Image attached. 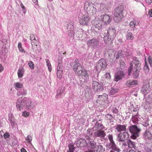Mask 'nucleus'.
<instances>
[{"label": "nucleus", "mask_w": 152, "mask_h": 152, "mask_svg": "<svg viewBox=\"0 0 152 152\" xmlns=\"http://www.w3.org/2000/svg\"><path fill=\"white\" fill-rule=\"evenodd\" d=\"M62 94V92L61 90H58L57 91L56 96H59Z\"/></svg>", "instance_id": "61"}, {"label": "nucleus", "mask_w": 152, "mask_h": 152, "mask_svg": "<svg viewBox=\"0 0 152 152\" xmlns=\"http://www.w3.org/2000/svg\"><path fill=\"white\" fill-rule=\"evenodd\" d=\"M144 70L145 72H148L149 70L148 66L146 62H145V64L144 66Z\"/></svg>", "instance_id": "46"}, {"label": "nucleus", "mask_w": 152, "mask_h": 152, "mask_svg": "<svg viewBox=\"0 0 152 152\" xmlns=\"http://www.w3.org/2000/svg\"><path fill=\"white\" fill-rule=\"evenodd\" d=\"M141 69V64L140 61L136 58H134L130 62V66L128 71V75H130L132 74V70H140Z\"/></svg>", "instance_id": "3"}, {"label": "nucleus", "mask_w": 152, "mask_h": 152, "mask_svg": "<svg viewBox=\"0 0 152 152\" xmlns=\"http://www.w3.org/2000/svg\"><path fill=\"white\" fill-rule=\"evenodd\" d=\"M28 65L31 69H33L34 68V65L32 61H31L29 62Z\"/></svg>", "instance_id": "48"}, {"label": "nucleus", "mask_w": 152, "mask_h": 152, "mask_svg": "<svg viewBox=\"0 0 152 152\" xmlns=\"http://www.w3.org/2000/svg\"><path fill=\"white\" fill-rule=\"evenodd\" d=\"M93 128L96 130H102L104 128V127L102 123L97 121L94 124Z\"/></svg>", "instance_id": "25"}, {"label": "nucleus", "mask_w": 152, "mask_h": 152, "mask_svg": "<svg viewBox=\"0 0 152 152\" xmlns=\"http://www.w3.org/2000/svg\"><path fill=\"white\" fill-rule=\"evenodd\" d=\"M90 145L89 147L91 149L88 150V151H86L84 152H95V150H94L96 148L97 145L96 144V142L93 141H91V142L88 143Z\"/></svg>", "instance_id": "21"}, {"label": "nucleus", "mask_w": 152, "mask_h": 152, "mask_svg": "<svg viewBox=\"0 0 152 152\" xmlns=\"http://www.w3.org/2000/svg\"><path fill=\"white\" fill-rule=\"evenodd\" d=\"M46 62L47 65L48 66L49 71L51 72L52 70V67L48 59H46Z\"/></svg>", "instance_id": "40"}, {"label": "nucleus", "mask_w": 152, "mask_h": 152, "mask_svg": "<svg viewBox=\"0 0 152 152\" xmlns=\"http://www.w3.org/2000/svg\"><path fill=\"white\" fill-rule=\"evenodd\" d=\"M62 70H57V74L58 77L60 79L62 77Z\"/></svg>", "instance_id": "47"}, {"label": "nucleus", "mask_w": 152, "mask_h": 152, "mask_svg": "<svg viewBox=\"0 0 152 152\" xmlns=\"http://www.w3.org/2000/svg\"><path fill=\"white\" fill-rule=\"evenodd\" d=\"M124 152H128L126 151H125V150H124ZM129 152H141L137 151L134 150L132 149L131 150H130L129 151Z\"/></svg>", "instance_id": "58"}, {"label": "nucleus", "mask_w": 152, "mask_h": 152, "mask_svg": "<svg viewBox=\"0 0 152 152\" xmlns=\"http://www.w3.org/2000/svg\"><path fill=\"white\" fill-rule=\"evenodd\" d=\"M10 135L9 133L5 132L4 134V137L5 139H7L10 137Z\"/></svg>", "instance_id": "54"}, {"label": "nucleus", "mask_w": 152, "mask_h": 152, "mask_svg": "<svg viewBox=\"0 0 152 152\" xmlns=\"http://www.w3.org/2000/svg\"><path fill=\"white\" fill-rule=\"evenodd\" d=\"M137 84V80H127L126 83V85L129 87H132Z\"/></svg>", "instance_id": "24"}, {"label": "nucleus", "mask_w": 152, "mask_h": 152, "mask_svg": "<svg viewBox=\"0 0 152 152\" xmlns=\"http://www.w3.org/2000/svg\"><path fill=\"white\" fill-rule=\"evenodd\" d=\"M84 8L88 12L91 13L92 14H95L96 12V9L92 6L90 5L88 2L85 4Z\"/></svg>", "instance_id": "16"}, {"label": "nucleus", "mask_w": 152, "mask_h": 152, "mask_svg": "<svg viewBox=\"0 0 152 152\" xmlns=\"http://www.w3.org/2000/svg\"><path fill=\"white\" fill-rule=\"evenodd\" d=\"M18 49L21 52L25 53L26 51L22 48V44L21 42H19L18 43Z\"/></svg>", "instance_id": "42"}, {"label": "nucleus", "mask_w": 152, "mask_h": 152, "mask_svg": "<svg viewBox=\"0 0 152 152\" xmlns=\"http://www.w3.org/2000/svg\"><path fill=\"white\" fill-rule=\"evenodd\" d=\"M118 91V90L116 89H113L111 90L110 91L109 93V95H114Z\"/></svg>", "instance_id": "45"}, {"label": "nucleus", "mask_w": 152, "mask_h": 152, "mask_svg": "<svg viewBox=\"0 0 152 152\" xmlns=\"http://www.w3.org/2000/svg\"><path fill=\"white\" fill-rule=\"evenodd\" d=\"M26 139V140L28 141V142H30L32 140V138L30 136L28 135Z\"/></svg>", "instance_id": "52"}, {"label": "nucleus", "mask_w": 152, "mask_h": 152, "mask_svg": "<svg viewBox=\"0 0 152 152\" xmlns=\"http://www.w3.org/2000/svg\"><path fill=\"white\" fill-rule=\"evenodd\" d=\"M14 118L13 115L12 113H9L8 115V119H13Z\"/></svg>", "instance_id": "57"}, {"label": "nucleus", "mask_w": 152, "mask_h": 152, "mask_svg": "<svg viewBox=\"0 0 152 152\" xmlns=\"http://www.w3.org/2000/svg\"><path fill=\"white\" fill-rule=\"evenodd\" d=\"M21 152H27L26 150L24 148H22L20 149Z\"/></svg>", "instance_id": "64"}, {"label": "nucleus", "mask_w": 152, "mask_h": 152, "mask_svg": "<svg viewBox=\"0 0 152 152\" xmlns=\"http://www.w3.org/2000/svg\"><path fill=\"white\" fill-rule=\"evenodd\" d=\"M129 129L131 134V138L134 140L136 139L139 136L141 129L135 125L129 126Z\"/></svg>", "instance_id": "5"}, {"label": "nucleus", "mask_w": 152, "mask_h": 152, "mask_svg": "<svg viewBox=\"0 0 152 152\" xmlns=\"http://www.w3.org/2000/svg\"><path fill=\"white\" fill-rule=\"evenodd\" d=\"M31 100L27 97H19L16 102V107L19 110H22L23 108L31 109L34 107V106L31 104Z\"/></svg>", "instance_id": "2"}, {"label": "nucleus", "mask_w": 152, "mask_h": 152, "mask_svg": "<svg viewBox=\"0 0 152 152\" xmlns=\"http://www.w3.org/2000/svg\"><path fill=\"white\" fill-rule=\"evenodd\" d=\"M98 99L100 100L105 101L108 99V95L106 94H104L102 95H99L98 96Z\"/></svg>", "instance_id": "34"}, {"label": "nucleus", "mask_w": 152, "mask_h": 152, "mask_svg": "<svg viewBox=\"0 0 152 152\" xmlns=\"http://www.w3.org/2000/svg\"><path fill=\"white\" fill-rule=\"evenodd\" d=\"M95 138L98 137L100 139H103L106 136L105 133L102 130H97L94 133Z\"/></svg>", "instance_id": "13"}, {"label": "nucleus", "mask_w": 152, "mask_h": 152, "mask_svg": "<svg viewBox=\"0 0 152 152\" xmlns=\"http://www.w3.org/2000/svg\"><path fill=\"white\" fill-rule=\"evenodd\" d=\"M150 88V86L149 84H146L142 88L141 92L142 93L145 95H147L149 92V89Z\"/></svg>", "instance_id": "26"}, {"label": "nucleus", "mask_w": 152, "mask_h": 152, "mask_svg": "<svg viewBox=\"0 0 152 152\" xmlns=\"http://www.w3.org/2000/svg\"><path fill=\"white\" fill-rule=\"evenodd\" d=\"M113 113H117L118 112V110L116 107H114L113 109Z\"/></svg>", "instance_id": "59"}, {"label": "nucleus", "mask_w": 152, "mask_h": 152, "mask_svg": "<svg viewBox=\"0 0 152 152\" xmlns=\"http://www.w3.org/2000/svg\"><path fill=\"white\" fill-rule=\"evenodd\" d=\"M144 136L146 138L151 139L152 138V134L148 130H146L144 134Z\"/></svg>", "instance_id": "33"}, {"label": "nucleus", "mask_w": 152, "mask_h": 152, "mask_svg": "<svg viewBox=\"0 0 152 152\" xmlns=\"http://www.w3.org/2000/svg\"><path fill=\"white\" fill-rule=\"evenodd\" d=\"M14 86L15 88L17 90L18 88H22L23 87V85L21 83L17 82L14 83Z\"/></svg>", "instance_id": "35"}, {"label": "nucleus", "mask_w": 152, "mask_h": 152, "mask_svg": "<svg viewBox=\"0 0 152 152\" xmlns=\"http://www.w3.org/2000/svg\"><path fill=\"white\" fill-rule=\"evenodd\" d=\"M124 10V7L121 5H118L115 9L114 13L113 19L116 22H118L121 20Z\"/></svg>", "instance_id": "4"}, {"label": "nucleus", "mask_w": 152, "mask_h": 152, "mask_svg": "<svg viewBox=\"0 0 152 152\" xmlns=\"http://www.w3.org/2000/svg\"><path fill=\"white\" fill-rule=\"evenodd\" d=\"M30 39L32 45H37V39H36L34 35L33 34H31L30 35Z\"/></svg>", "instance_id": "27"}, {"label": "nucleus", "mask_w": 152, "mask_h": 152, "mask_svg": "<svg viewBox=\"0 0 152 152\" xmlns=\"http://www.w3.org/2000/svg\"><path fill=\"white\" fill-rule=\"evenodd\" d=\"M94 26L96 28H97L99 30L101 29L105 25L103 22L99 19L98 20H94Z\"/></svg>", "instance_id": "19"}, {"label": "nucleus", "mask_w": 152, "mask_h": 152, "mask_svg": "<svg viewBox=\"0 0 152 152\" xmlns=\"http://www.w3.org/2000/svg\"><path fill=\"white\" fill-rule=\"evenodd\" d=\"M148 60L149 63L151 66H152V58L151 56H149L148 58Z\"/></svg>", "instance_id": "55"}, {"label": "nucleus", "mask_w": 152, "mask_h": 152, "mask_svg": "<svg viewBox=\"0 0 152 152\" xmlns=\"http://www.w3.org/2000/svg\"><path fill=\"white\" fill-rule=\"evenodd\" d=\"M108 139L110 141V143H107L106 146L107 148H112L115 151L117 152H120L121 151L120 149L117 147L115 144L113 140V135L112 134H109L107 136Z\"/></svg>", "instance_id": "6"}, {"label": "nucleus", "mask_w": 152, "mask_h": 152, "mask_svg": "<svg viewBox=\"0 0 152 152\" xmlns=\"http://www.w3.org/2000/svg\"><path fill=\"white\" fill-rule=\"evenodd\" d=\"M128 137V133L126 132H124L118 135L116 140L118 142L124 141L127 140Z\"/></svg>", "instance_id": "9"}, {"label": "nucleus", "mask_w": 152, "mask_h": 152, "mask_svg": "<svg viewBox=\"0 0 152 152\" xmlns=\"http://www.w3.org/2000/svg\"><path fill=\"white\" fill-rule=\"evenodd\" d=\"M128 147L130 148H135V142L129 139L127 141Z\"/></svg>", "instance_id": "29"}, {"label": "nucleus", "mask_w": 152, "mask_h": 152, "mask_svg": "<svg viewBox=\"0 0 152 152\" xmlns=\"http://www.w3.org/2000/svg\"><path fill=\"white\" fill-rule=\"evenodd\" d=\"M114 38L113 37H110V36L106 35L104 37V40L105 41H107L108 42H111L113 40Z\"/></svg>", "instance_id": "38"}, {"label": "nucleus", "mask_w": 152, "mask_h": 152, "mask_svg": "<svg viewBox=\"0 0 152 152\" xmlns=\"http://www.w3.org/2000/svg\"><path fill=\"white\" fill-rule=\"evenodd\" d=\"M24 70L23 68H19L18 71V75L19 78H21L24 73Z\"/></svg>", "instance_id": "31"}, {"label": "nucleus", "mask_w": 152, "mask_h": 152, "mask_svg": "<svg viewBox=\"0 0 152 152\" xmlns=\"http://www.w3.org/2000/svg\"><path fill=\"white\" fill-rule=\"evenodd\" d=\"M109 51L110 52H113L114 53V57L116 59H117L120 57H124L128 55L127 52V49L124 47L122 50H120L118 51L115 52L113 50L110 49Z\"/></svg>", "instance_id": "7"}, {"label": "nucleus", "mask_w": 152, "mask_h": 152, "mask_svg": "<svg viewBox=\"0 0 152 152\" xmlns=\"http://www.w3.org/2000/svg\"><path fill=\"white\" fill-rule=\"evenodd\" d=\"M106 62L104 59H101L98 62L97 64V69H101L106 67Z\"/></svg>", "instance_id": "20"}, {"label": "nucleus", "mask_w": 152, "mask_h": 152, "mask_svg": "<svg viewBox=\"0 0 152 152\" xmlns=\"http://www.w3.org/2000/svg\"><path fill=\"white\" fill-rule=\"evenodd\" d=\"M92 88L94 91L96 92H101L103 90L102 86L96 81H93L92 84Z\"/></svg>", "instance_id": "8"}, {"label": "nucleus", "mask_w": 152, "mask_h": 152, "mask_svg": "<svg viewBox=\"0 0 152 152\" xmlns=\"http://www.w3.org/2000/svg\"><path fill=\"white\" fill-rule=\"evenodd\" d=\"M90 20L89 17L87 15H83L80 18L79 20L80 23L82 25H87Z\"/></svg>", "instance_id": "14"}, {"label": "nucleus", "mask_w": 152, "mask_h": 152, "mask_svg": "<svg viewBox=\"0 0 152 152\" xmlns=\"http://www.w3.org/2000/svg\"><path fill=\"white\" fill-rule=\"evenodd\" d=\"M126 126L121 124H117L114 126V128L118 132H121L122 131H125L126 130Z\"/></svg>", "instance_id": "23"}, {"label": "nucleus", "mask_w": 152, "mask_h": 152, "mask_svg": "<svg viewBox=\"0 0 152 152\" xmlns=\"http://www.w3.org/2000/svg\"><path fill=\"white\" fill-rule=\"evenodd\" d=\"M96 149V151L97 152H103L105 151V148H103L102 145L100 144L97 145Z\"/></svg>", "instance_id": "30"}, {"label": "nucleus", "mask_w": 152, "mask_h": 152, "mask_svg": "<svg viewBox=\"0 0 152 152\" xmlns=\"http://www.w3.org/2000/svg\"><path fill=\"white\" fill-rule=\"evenodd\" d=\"M145 102L146 104H149L152 103V99L150 95H148L146 98Z\"/></svg>", "instance_id": "39"}, {"label": "nucleus", "mask_w": 152, "mask_h": 152, "mask_svg": "<svg viewBox=\"0 0 152 152\" xmlns=\"http://www.w3.org/2000/svg\"><path fill=\"white\" fill-rule=\"evenodd\" d=\"M74 63L75 64L73 66V69L75 74L77 75L81 76L85 81L87 82L89 79V75L87 71L79 63L78 59H75Z\"/></svg>", "instance_id": "1"}, {"label": "nucleus", "mask_w": 152, "mask_h": 152, "mask_svg": "<svg viewBox=\"0 0 152 152\" xmlns=\"http://www.w3.org/2000/svg\"><path fill=\"white\" fill-rule=\"evenodd\" d=\"M63 66L62 62L61 60H59L58 62V64L57 68V70H62Z\"/></svg>", "instance_id": "36"}, {"label": "nucleus", "mask_w": 152, "mask_h": 152, "mask_svg": "<svg viewBox=\"0 0 152 152\" xmlns=\"http://www.w3.org/2000/svg\"><path fill=\"white\" fill-rule=\"evenodd\" d=\"M149 125L148 124V119H147L146 121H145V124H144V126H147Z\"/></svg>", "instance_id": "60"}, {"label": "nucleus", "mask_w": 152, "mask_h": 152, "mask_svg": "<svg viewBox=\"0 0 152 152\" xmlns=\"http://www.w3.org/2000/svg\"><path fill=\"white\" fill-rule=\"evenodd\" d=\"M140 70H133V77L135 78H137L139 76V73Z\"/></svg>", "instance_id": "37"}, {"label": "nucleus", "mask_w": 152, "mask_h": 152, "mask_svg": "<svg viewBox=\"0 0 152 152\" xmlns=\"http://www.w3.org/2000/svg\"><path fill=\"white\" fill-rule=\"evenodd\" d=\"M141 19L140 18H135L131 21L129 24L130 26L133 28V29L135 28V26H138L140 23Z\"/></svg>", "instance_id": "18"}, {"label": "nucleus", "mask_w": 152, "mask_h": 152, "mask_svg": "<svg viewBox=\"0 0 152 152\" xmlns=\"http://www.w3.org/2000/svg\"><path fill=\"white\" fill-rule=\"evenodd\" d=\"M148 14L150 17H152V10L151 9L149 10Z\"/></svg>", "instance_id": "63"}, {"label": "nucleus", "mask_w": 152, "mask_h": 152, "mask_svg": "<svg viewBox=\"0 0 152 152\" xmlns=\"http://www.w3.org/2000/svg\"><path fill=\"white\" fill-rule=\"evenodd\" d=\"M4 67L2 65L0 64V72H1L4 70Z\"/></svg>", "instance_id": "62"}, {"label": "nucleus", "mask_w": 152, "mask_h": 152, "mask_svg": "<svg viewBox=\"0 0 152 152\" xmlns=\"http://www.w3.org/2000/svg\"><path fill=\"white\" fill-rule=\"evenodd\" d=\"M104 76L105 78L107 79H109L110 78V74L108 73L105 74L104 75Z\"/></svg>", "instance_id": "53"}, {"label": "nucleus", "mask_w": 152, "mask_h": 152, "mask_svg": "<svg viewBox=\"0 0 152 152\" xmlns=\"http://www.w3.org/2000/svg\"><path fill=\"white\" fill-rule=\"evenodd\" d=\"M27 94V91L26 89H22L18 91L17 93V96L21 95H26Z\"/></svg>", "instance_id": "28"}, {"label": "nucleus", "mask_w": 152, "mask_h": 152, "mask_svg": "<svg viewBox=\"0 0 152 152\" xmlns=\"http://www.w3.org/2000/svg\"><path fill=\"white\" fill-rule=\"evenodd\" d=\"M125 74V72L122 69L119 70L115 75L114 80L116 82L118 81L124 77Z\"/></svg>", "instance_id": "15"}, {"label": "nucleus", "mask_w": 152, "mask_h": 152, "mask_svg": "<svg viewBox=\"0 0 152 152\" xmlns=\"http://www.w3.org/2000/svg\"><path fill=\"white\" fill-rule=\"evenodd\" d=\"M75 143L77 146L78 148L84 147L87 144L86 140L83 138H80L77 141H76Z\"/></svg>", "instance_id": "17"}, {"label": "nucleus", "mask_w": 152, "mask_h": 152, "mask_svg": "<svg viewBox=\"0 0 152 152\" xmlns=\"http://www.w3.org/2000/svg\"><path fill=\"white\" fill-rule=\"evenodd\" d=\"M122 142V147H123V146L124 147H126V146H127V142H126H126L125 141H122V142Z\"/></svg>", "instance_id": "56"}, {"label": "nucleus", "mask_w": 152, "mask_h": 152, "mask_svg": "<svg viewBox=\"0 0 152 152\" xmlns=\"http://www.w3.org/2000/svg\"><path fill=\"white\" fill-rule=\"evenodd\" d=\"M105 118L106 119H108L111 121H113L114 120V118L110 114L106 115Z\"/></svg>", "instance_id": "41"}, {"label": "nucleus", "mask_w": 152, "mask_h": 152, "mask_svg": "<svg viewBox=\"0 0 152 152\" xmlns=\"http://www.w3.org/2000/svg\"><path fill=\"white\" fill-rule=\"evenodd\" d=\"M126 39L129 40H133L134 39V36L130 32H128L126 35Z\"/></svg>", "instance_id": "32"}, {"label": "nucleus", "mask_w": 152, "mask_h": 152, "mask_svg": "<svg viewBox=\"0 0 152 152\" xmlns=\"http://www.w3.org/2000/svg\"><path fill=\"white\" fill-rule=\"evenodd\" d=\"M92 132V130L88 129L86 132L85 137L88 141V143L91 142V141H94L95 138L94 136L93 137Z\"/></svg>", "instance_id": "10"}, {"label": "nucleus", "mask_w": 152, "mask_h": 152, "mask_svg": "<svg viewBox=\"0 0 152 152\" xmlns=\"http://www.w3.org/2000/svg\"><path fill=\"white\" fill-rule=\"evenodd\" d=\"M87 43L88 46L95 49L98 45L99 41L97 39L94 38L88 40Z\"/></svg>", "instance_id": "12"}, {"label": "nucleus", "mask_w": 152, "mask_h": 152, "mask_svg": "<svg viewBox=\"0 0 152 152\" xmlns=\"http://www.w3.org/2000/svg\"><path fill=\"white\" fill-rule=\"evenodd\" d=\"M107 31V35L110 36V37L114 38L116 36L115 34L116 30L115 29L112 27H110L109 28Z\"/></svg>", "instance_id": "22"}, {"label": "nucleus", "mask_w": 152, "mask_h": 152, "mask_svg": "<svg viewBox=\"0 0 152 152\" xmlns=\"http://www.w3.org/2000/svg\"><path fill=\"white\" fill-rule=\"evenodd\" d=\"M75 33L73 30H70L68 31V34L71 37H73Z\"/></svg>", "instance_id": "50"}, {"label": "nucleus", "mask_w": 152, "mask_h": 152, "mask_svg": "<svg viewBox=\"0 0 152 152\" xmlns=\"http://www.w3.org/2000/svg\"><path fill=\"white\" fill-rule=\"evenodd\" d=\"M132 121L134 123H137L138 121V119L137 115L132 116Z\"/></svg>", "instance_id": "44"}, {"label": "nucleus", "mask_w": 152, "mask_h": 152, "mask_svg": "<svg viewBox=\"0 0 152 152\" xmlns=\"http://www.w3.org/2000/svg\"><path fill=\"white\" fill-rule=\"evenodd\" d=\"M8 119L12 126H14L15 124V122L14 118L11 119L10 118Z\"/></svg>", "instance_id": "49"}, {"label": "nucleus", "mask_w": 152, "mask_h": 152, "mask_svg": "<svg viewBox=\"0 0 152 152\" xmlns=\"http://www.w3.org/2000/svg\"><path fill=\"white\" fill-rule=\"evenodd\" d=\"M69 148V150H68L67 152H73L74 151L75 149L73 145L72 144H69L68 145Z\"/></svg>", "instance_id": "43"}, {"label": "nucleus", "mask_w": 152, "mask_h": 152, "mask_svg": "<svg viewBox=\"0 0 152 152\" xmlns=\"http://www.w3.org/2000/svg\"><path fill=\"white\" fill-rule=\"evenodd\" d=\"M99 19L103 22L105 25L109 24L112 20L111 18L107 14L101 15Z\"/></svg>", "instance_id": "11"}, {"label": "nucleus", "mask_w": 152, "mask_h": 152, "mask_svg": "<svg viewBox=\"0 0 152 152\" xmlns=\"http://www.w3.org/2000/svg\"><path fill=\"white\" fill-rule=\"evenodd\" d=\"M29 112L26 111H24L22 113V115L25 117H28L29 115Z\"/></svg>", "instance_id": "51"}]
</instances>
